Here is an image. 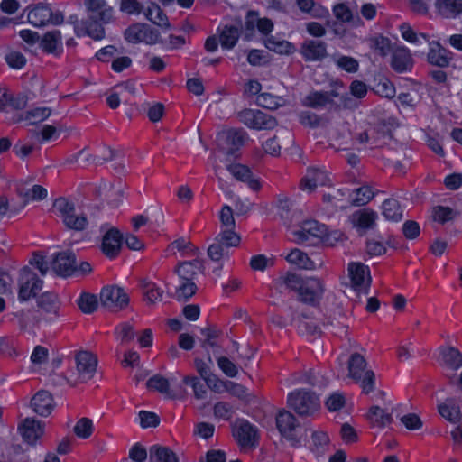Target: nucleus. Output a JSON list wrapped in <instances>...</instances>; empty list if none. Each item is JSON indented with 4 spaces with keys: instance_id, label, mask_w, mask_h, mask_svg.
Instances as JSON below:
<instances>
[{
    "instance_id": "412c9836",
    "label": "nucleus",
    "mask_w": 462,
    "mask_h": 462,
    "mask_svg": "<svg viewBox=\"0 0 462 462\" xmlns=\"http://www.w3.org/2000/svg\"><path fill=\"white\" fill-rule=\"evenodd\" d=\"M430 51L427 55L428 61L435 66L444 68L448 66L452 54L449 51L443 48L437 42H429Z\"/></svg>"
},
{
    "instance_id": "09e8293b",
    "label": "nucleus",
    "mask_w": 462,
    "mask_h": 462,
    "mask_svg": "<svg viewBox=\"0 0 462 462\" xmlns=\"http://www.w3.org/2000/svg\"><path fill=\"white\" fill-rule=\"evenodd\" d=\"M220 229H235L236 221L231 207L226 205L219 212Z\"/></svg>"
},
{
    "instance_id": "680f3d73",
    "label": "nucleus",
    "mask_w": 462,
    "mask_h": 462,
    "mask_svg": "<svg viewBox=\"0 0 462 462\" xmlns=\"http://www.w3.org/2000/svg\"><path fill=\"white\" fill-rule=\"evenodd\" d=\"M227 249L226 245L215 239V242L208 249V254L211 260L219 261L227 254Z\"/></svg>"
},
{
    "instance_id": "7ed1b4c3",
    "label": "nucleus",
    "mask_w": 462,
    "mask_h": 462,
    "mask_svg": "<svg viewBox=\"0 0 462 462\" xmlns=\"http://www.w3.org/2000/svg\"><path fill=\"white\" fill-rule=\"evenodd\" d=\"M53 208L67 228L74 231L86 229L88 224L87 217L82 213L78 214L76 212L75 204L72 201L60 197L54 201Z\"/></svg>"
},
{
    "instance_id": "69168bd1",
    "label": "nucleus",
    "mask_w": 462,
    "mask_h": 462,
    "mask_svg": "<svg viewBox=\"0 0 462 462\" xmlns=\"http://www.w3.org/2000/svg\"><path fill=\"white\" fill-rule=\"evenodd\" d=\"M51 110L48 107H40L27 112L26 118L32 124L42 122L51 116Z\"/></svg>"
},
{
    "instance_id": "864d4df0",
    "label": "nucleus",
    "mask_w": 462,
    "mask_h": 462,
    "mask_svg": "<svg viewBox=\"0 0 462 462\" xmlns=\"http://www.w3.org/2000/svg\"><path fill=\"white\" fill-rule=\"evenodd\" d=\"M121 343L125 344L132 341L135 337V331L133 325L129 322H123L116 328Z\"/></svg>"
},
{
    "instance_id": "473e14b6",
    "label": "nucleus",
    "mask_w": 462,
    "mask_h": 462,
    "mask_svg": "<svg viewBox=\"0 0 462 462\" xmlns=\"http://www.w3.org/2000/svg\"><path fill=\"white\" fill-rule=\"evenodd\" d=\"M367 419L373 425L380 428L385 427L393 421L391 413L377 405L369 409Z\"/></svg>"
},
{
    "instance_id": "774afa93",
    "label": "nucleus",
    "mask_w": 462,
    "mask_h": 462,
    "mask_svg": "<svg viewBox=\"0 0 462 462\" xmlns=\"http://www.w3.org/2000/svg\"><path fill=\"white\" fill-rule=\"evenodd\" d=\"M273 264L272 258L263 254H258L251 258L250 266L254 271H264L268 266Z\"/></svg>"
},
{
    "instance_id": "f3484780",
    "label": "nucleus",
    "mask_w": 462,
    "mask_h": 462,
    "mask_svg": "<svg viewBox=\"0 0 462 462\" xmlns=\"http://www.w3.org/2000/svg\"><path fill=\"white\" fill-rule=\"evenodd\" d=\"M235 437L242 448L255 447L257 441V430L248 421H241L235 430Z\"/></svg>"
},
{
    "instance_id": "39448f33",
    "label": "nucleus",
    "mask_w": 462,
    "mask_h": 462,
    "mask_svg": "<svg viewBox=\"0 0 462 462\" xmlns=\"http://www.w3.org/2000/svg\"><path fill=\"white\" fill-rule=\"evenodd\" d=\"M326 235V226L315 220L304 221L300 228L292 232L294 240L298 244L316 245L322 241Z\"/></svg>"
},
{
    "instance_id": "37998d69",
    "label": "nucleus",
    "mask_w": 462,
    "mask_h": 462,
    "mask_svg": "<svg viewBox=\"0 0 462 462\" xmlns=\"http://www.w3.org/2000/svg\"><path fill=\"white\" fill-rule=\"evenodd\" d=\"M94 430V425L92 420L87 417H83L79 419L75 426L73 427V432L74 434L80 439H88Z\"/></svg>"
},
{
    "instance_id": "dca6fc26",
    "label": "nucleus",
    "mask_w": 462,
    "mask_h": 462,
    "mask_svg": "<svg viewBox=\"0 0 462 462\" xmlns=\"http://www.w3.org/2000/svg\"><path fill=\"white\" fill-rule=\"evenodd\" d=\"M53 272L60 276H69L77 271L75 254L69 251L59 253L51 262Z\"/></svg>"
},
{
    "instance_id": "b1692460",
    "label": "nucleus",
    "mask_w": 462,
    "mask_h": 462,
    "mask_svg": "<svg viewBox=\"0 0 462 462\" xmlns=\"http://www.w3.org/2000/svg\"><path fill=\"white\" fill-rule=\"evenodd\" d=\"M392 68L399 73L410 69L412 66V60L410 51L404 47H398L393 51Z\"/></svg>"
},
{
    "instance_id": "6e6552de",
    "label": "nucleus",
    "mask_w": 462,
    "mask_h": 462,
    "mask_svg": "<svg viewBox=\"0 0 462 462\" xmlns=\"http://www.w3.org/2000/svg\"><path fill=\"white\" fill-rule=\"evenodd\" d=\"M99 299L101 305L112 311L121 310L129 303L128 295L118 286L103 288Z\"/></svg>"
},
{
    "instance_id": "8fccbe9b",
    "label": "nucleus",
    "mask_w": 462,
    "mask_h": 462,
    "mask_svg": "<svg viewBox=\"0 0 462 462\" xmlns=\"http://www.w3.org/2000/svg\"><path fill=\"white\" fill-rule=\"evenodd\" d=\"M197 286L194 282L181 281V284L176 289V298L178 300H187L196 292Z\"/></svg>"
},
{
    "instance_id": "e2e57ef3",
    "label": "nucleus",
    "mask_w": 462,
    "mask_h": 462,
    "mask_svg": "<svg viewBox=\"0 0 462 462\" xmlns=\"http://www.w3.org/2000/svg\"><path fill=\"white\" fill-rule=\"evenodd\" d=\"M170 249H176L179 252H183L187 254H196L198 252V248L193 247L191 243L189 240L184 238H179L173 241L170 246Z\"/></svg>"
},
{
    "instance_id": "aec40b11",
    "label": "nucleus",
    "mask_w": 462,
    "mask_h": 462,
    "mask_svg": "<svg viewBox=\"0 0 462 462\" xmlns=\"http://www.w3.org/2000/svg\"><path fill=\"white\" fill-rule=\"evenodd\" d=\"M300 53L306 60H321L327 56V45L324 42L316 40L305 41L300 48Z\"/></svg>"
},
{
    "instance_id": "5701e85b",
    "label": "nucleus",
    "mask_w": 462,
    "mask_h": 462,
    "mask_svg": "<svg viewBox=\"0 0 462 462\" xmlns=\"http://www.w3.org/2000/svg\"><path fill=\"white\" fill-rule=\"evenodd\" d=\"M440 365L451 371H457L462 366V353L454 346L440 348Z\"/></svg>"
},
{
    "instance_id": "4be33fe9",
    "label": "nucleus",
    "mask_w": 462,
    "mask_h": 462,
    "mask_svg": "<svg viewBox=\"0 0 462 462\" xmlns=\"http://www.w3.org/2000/svg\"><path fill=\"white\" fill-rule=\"evenodd\" d=\"M228 171L239 181L247 183L253 190H259L261 184L259 180L254 178L251 170L243 164H230L227 167Z\"/></svg>"
},
{
    "instance_id": "0e129e2a",
    "label": "nucleus",
    "mask_w": 462,
    "mask_h": 462,
    "mask_svg": "<svg viewBox=\"0 0 462 462\" xmlns=\"http://www.w3.org/2000/svg\"><path fill=\"white\" fill-rule=\"evenodd\" d=\"M120 11L127 14H139L143 5L137 0H120Z\"/></svg>"
},
{
    "instance_id": "e433bc0d",
    "label": "nucleus",
    "mask_w": 462,
    "mask_h": 462,
    "mask_svg": "<svg viewBox=\"0 0 462 462\" xmlns=\"http://www.w3.org/2000/svg\"><path fill=\"white\" fill-rule=\"evenodd\" d=\"M149 453L150 462H178L176 454L166 447L152 446Z\"/></svg>"
},
{
    "instance_id": "9d476101",
    "label": "nucleus",
    "mask_w": 462,
    "mask_h": 462,
    "mask_svg": "<svg viewBox=\"0 0 462 462\" xmlns=\"http://www.w3.org/2000/svg\"><path fill=\"white\" fill-rule=\"evenodd\" d=\"M325 291V286L321 280L310 277L304 280L298 293L299 300L305 304L316 306L319 303Z\"/></svg>"
},
{
    "instance_id": "4468645a",
    "label": "nucleus",
    "mask_w": 462,
    "mask_h": 462,
    "mask_svg": "<svg viewBox=\"0 0 462 462\" xmlns=\"http://www.w3.org/2000/svg\"><path fill=\"white\" fill-rule=\"evenodd\" d=\"M44 423L33 418H25L18 425V431L29 445H35L44 434Z\"/></svg>"
},
{
    "instance_id": "bb28decb",
    "label": "nucleus",
    "mask_w": 462,
    "mask_h": 462,
    "mask_svg": "<svg viewBox=\"0 0 462 462\" xmlns=\"http://www.w3.org/2000/svg\"><path fill=\"white\" fill-rule=\"evenodd\" d=\"M27 19L33 26H44L51 19V9L48 5L40 4L29 11Z\"/></svg>"
},
{
    "instance_id": "4c0bfd02",
    "label": "nucleus",
    "mask_w": 462,
    "mask_h": 462,
    "mask_svg": "<svg viewBox=\"0 0 462 462\" xmlns=\"http://www.w3.org/2000/svg\"><path fill=\"white\" fill-rule=\"evenodd\" d=\"M226 145L229 147L228 152L233 153L234 151L244 145L246 140L245 132L243 130L231 129L224 134Z\"/></svg>"
},
{
    "instance_id": "a19ab883",
    "label": "nucleus",
    "mask_w": 462,
    "mask_h": 462,
    "mask_svg": "<svg viewBox=\"0 0 462 462\" xmlns=\"http://www.w3.org/2000/svg\"><path fill=\"white\" fill-rule=\"evenodd\" d=\"M383 215L386 219L399 221L402 218V210L397 200L388 199L383 203Z\"/></svg>"
},
{
    "instance_id": "49530a36",
    "label": "nucleus",
    "mask_w": 462,
    "mask_h": 462,
    "mask_svg": "<svg viewBox=\"0 0 462 462\" xmlns=\"http://www.w3.org/2000/svg\"><path fill=\"white\" fill-rule=\"evenodd\" d=\"M216 240L229 248L239 245L240 236L235 232V229H220V233L217 236Z\"/></svg>"
},
{
    "instance_id": "5fc2aeb1",
    "label": "nucleus",
    "mask_w": 462,
    "mask_h": 462,
    "mask_svg": "<svg viewBox=\"0 0 462 462\" xmlns=\"http://www.w3.org/2000/svg\"><path fill=\"white\" fill-rule=\"evenodd\" d=\"M457 213L448 207L438 206L433 208V218L441 224L450 221Z\"/></svg>"
},
{
    "instance_id": "2eb2a0df",
    "label": "nucleus",
    "mask_w": 462,
    "mask_h": 462,
    "mask_svg": "<svg viewBox=\"0 0 462 462\" xmlns=\"http://www.w3.org/2000/svg\"><path fill=\"white\" fill-rule=\"evenodd\" d=\"M123 235L116 227H107L102 238L101 250L109 258H115L121 251Z\"/></svg>"
},
{
    "instance_id": "3c124183",
    "label": "nucleus",
    "mask_w": 462,
    "mask_h": 462,
    "mask_svg": "<svg viewBox=\"0 0 462 462\" xmlns=\"http://www.w3.org/2000/svg\"><path fill=\"white\" fill-rule=\"evenodd\" d=\"M370 47L383 57L386 56L392 51L389 39L383 36L372 38L370 40Z\"/></svg>"
},
{
    "instance_id": "6e6d98bb",
    "label": "nucleus",
    "mask_w": 462,
    "mask_h": 462,
    "mask_svg": "<svg viewBox=\"0 0 462 462\" xmlns=\"http://www.w3.org/2000/svg\"><path fill=\"white\" fill-rule=\"evenodd\" d=\"M217 365L221 371L228 377L234 378L238 374L237 365L226 356L217 358Z\"/></svg>"
},
{
    "instance_id": "a878e982",
    "label": "nucleus",
    "mask_w": 462,
    "mask_h": 462,
    "mask_svg": "<svg viewBox=\"0 0 462 462\" xmlns=\"http://www.w3.org/2000/svg\"><path fill=\"white\" fill-rule=\"evenodd\" d=\"M438 14L444 18H456L462 13V0H436Z\"/></svg>"
},
{
    "instance_id": "6ab92c4d",
    "label": "nucleus",
    "mask_w": 462,
    "mask_h": 462,
    "mask_svg": "<svg viewBox=\"0 0 462 462\" xmlns=\"http://www.w3.org/2000/svg\"><path fill=\"white\" fill-rule=\"evenodd\" d=\"M338 97L339 94L336 90H331L329 92L316 91L309 94L304 98L303 105L314 109H319L326 107L328 105H334V99Z\"/></svg>"
},
{
    "instance_id": "603ef678",
    "label": "nucleus",
    "mask_w": 462,
    "mask_h": 462,
    "mask_svg": "<svg viewBox=\"0 0 462 462\" xmlns=\"http://www.w3.org/2000/svg\"><path fill=\"white\" fill-rule=\"evenodd\" d=\"M97 299L95 295L84 293L80 296L78 301L79 309L84 313H92L97 307Z\"/></svg>"
},
{
    "instance_id": "2f4dec72",
    "label": "nucleus",
    "mask_w": 462,
    "mask_h": 462,
    "mask_svg": "<svg viewBox=\"0 0 462 462\" xmlns=\"http://www.w3.org/2000/svg\"><path fill=\"white\" fill-rule=\"evenodd\" d=\"M146 386L150 390L157 391L168 398L174 399L177 394L170 388V382L167 378L161 374L152 376L146 383Z\"/></svg>"
},
{
    "instance_id": "9b49d317",
    "label": "nucleus",
    "mask_w": 462,
    "mask_h": 462,
    "mask_svg": "<svg viewBox=\"0 0 462 462\" xmlns=\"http://www.w3.org/2000/svg\"><path fill=\"white\" fill-rule=\"evenodd\" d=\"M276 426L282 436L293 445L299 443L298 430L300 424L295 416L288 411H280L276 416Z\"/></svg>"
},
{
    "instance_id": "72a5a7b5",
    "label": "nucleus",
    "mask_w": 462,
    "mask_h": 462,
    "mask_svg": "<svg viewBox=\"0 0 462 462\" xmlns=\"http://www.w3.org/2000/svg\"><path fill=\"white\" fill-rule=\"evenodd\" d=\"M144 15L152 23L166 29L170 28L166 14L157 4L151 3L144 10Z\"/></svg>"
},
{
    "instance_id": "052dcab7",
    "label": "nucleus",
    "mask_w": 462,
    "mask_h": 462,
    "mask_svg": "<svg viewBox=\"0 0 462 462\" xmlns=\"http://www.w3.org/2000/svg\"><path fill=\"white\" fill-rule=\"evenodd\" d=\"M333 14L337 20H339L342 23H349L353 19V14L351 10L344 3H340L334 5Z\"/></svg>"
},
{
    "instance_id": "0eeeda50",
    "label": "nucleus",
    "mask_w": 462,
    "mask_h": 462,
    "mask_svg": "<svg viewBox=\"0 0 462 462\" xmlns=\"http://www.w3.org/2000/svg\"><path fill=\"white\" fill-rule=\"evenodd\" d=\"M237 117L241 123L256 130L272 129L277 125L275 118L260 110L244 109Z\"/></svg>"
},
{
    "instance_id": "338daca9",
    "label": "nucleus",
    "mask_w": 462,
    "mask_h": 462,
    "mask_svg": "<svg viewBox=\"0 0 462 462\" xmlns=\"http://www.w3.org/2000/svg\"><path fill=\"white\" fill-rule=\"evenodd\" d=\"M38 306L47 312L56 311V297L51 293H43L38 299Z\"/></svg>"
},
{
    "instance_id": "bf43d9fd",
    "label": "nucleus",
    "mask_w": 462,
    "mask_h": 462,
    "mask_svg": "<svg viewBox=\"0 0 462 462\" xmlns=\"http://www.w3.org/2000/svg\"><path fill=\"white\" fill-rule=\"evenodd\" d=\"M281 282H282L288 289L291 291H296L298 293L304 282V280H301L300 276L295 273H288L285 275L281 276Z\"/></svg>"
},
{
    "instance_id": "7c9ffc66",
    "label": "nucleus",
    "mask_w": 462,
    "mask_h": 462,
    "mask_svg": "<svg viewBox=\"0 0 462 462\" xmlns=\"http://www.w3.org/2000/svg\"><path fill=\"white\" fill-rule=\"evenodd\" d=\"M330 439L327 432L314 430L311 433L310 450L318 456L324 455L329 448Z\"/></svg>"
},
{
    "instance_id": "c9c22d12",
    "label": "nucleus",
    "mask_w": 462,
    "mask_h": 462,
    "mask_svg": "<svg viewBox=\"0 0 462 462\" xmlns=\"http://www.w3.org/2000/svg\"><path fill=\"white\" fill-rule=\"evenodd\" d=\"M439 414L447 420L457 423L461 420V411L453 399H447L444 403L439 405Z\"/></svg>"
},
{
    "instance_id": "4d7b16f0",
    "label": "nucleus",
    "mask_w": 462,
    "mask_h": 462,
    "mask_svg": "<svg viewBox=\"0 0 462 462\" xmlns=\"http://www.w3.org/2000/svg\"><path fill=\"white\" fill-rule=\"evenodd\" d=\"M201 334L205 337V339L201 343V346L207 349L208 346H217L216 339L219 336V331L215 327H208L201 329Z\"/></svg>"
},
{
    "instance_id": "f704fd0d",
    "label": "nucleus",
    "mask_w": 462,
    "mask_h": 462,
    "mask_svg": "<svg viewBox=\"0 0 462 462\" xmlns=\"http://www.w3.org/2000/svg\"><path fill=\"white\" fill-rule=\"evenodd\" d=\"M61 39L60 32L53 30L42 36L40 45L47 53H57L59 47L61 45Z\"/></svg>"
},
{
    "instance_id": "cd10ccee",
    "label": "nucleus",
    "mask_w": 462,
    "mask_h": 462,
    "mask_svg": "<svg viewBox=\"0 0 462 462\" xmlns=\"http://www.w3.org/2000/svg\"><path fill=\"white\" fill-rule=\"evenodd\" d=\"M242 32V25H226L220 32L219 42L223 49H233Z\"/></svg>"
},
{
    "instance_id": "de8ad7c7",
    "label": "nucleus",
    "mask_w": 462,
    "mask_h": 462,
    "mask_svg": "<svg viewBox=\"0 0 462 462\" xmlns=\"http://www.w3.org/2000/svg\"><path fill=\"white\" fill-rule=\"evenodd\" d=\"M356 197L350 202L354 206L367 204L374 197V192L369 186H362L355 190Z\"/></svg>"
},
{
    "instance_id": "f257e3e1",
    "label": "nucleus",
    "mask_w": 462,
    "mask_h": 462,
    "mask_svg": "<svg viewBox=\"0 0 462 462\" xmlns=\"http://www.w3.org/2000/svg\"><path fill=\"white\" fill-rule=\"evenodd\" d=\"M88 18L82 21L81 30L94 40H101L105 36L103 23L113 19L114 9L106 0H84Z\"/></svg>"
},
{
    "instance_id": "c03bdc74",
    "label": "nucleus",
    "mask_w": 462,
    "mask_h": 462,
    "mask_svg": "<svg viewBox=\"0 0 462 462\" xmlns=\"http://www.w3.org/2000/svg\"><path fill=\"white\" fill-rule=\"evenodd\" d=\"M5 60L14 69H22L27 62L25 56L16 50H9L5 56Z\"/></svg>"
},
{
    "instance_id": "ea45409f",
    "label": "nucleus",
    "mask_w": 462,
    "mask_h": 462,
    "mask_svg": "<svg viewBox=\"0 0 462 462\" xmlns=\"http://www.w3.org/2000/svg\"><path fill=\"white\" fill-rule=\"evenodd\" d=\"M256 103L264 108L272 110L285 106L286 100L282 97L263 93L257 97Z\"/></svg>"
},
{
    "instance_id": "a18cd8bd",
    "label": "nucleus",
    "mask_w": 462,
    "mask_h": 462,
    "mask_svg": "<svg viewBox=\"0 0 462 462\" xmlns=\"http://www.w3.org/2000/svg\"><path fill=\"white\" fill-rule=\"evenodd\" d=\"M143 30H145V23H134L125 31V39L130 43L142 42Z\"/></svg>"
},
{
    "instance_id": "f8f14e48",
    "label": "nucleus",
    "mask_w": 462,
    "mask_h": 462,
    "mask_svg": "<svg viewBox=\"0 0 462 462\" xmlns=\"http://www.w3.org/2000/svg\"><path fill=\"white\" fill-rule=\"evenodd\" d=\"M329 180L328 174L324 169L309 167L300 181V189L302 191L312 193L319 186H325Z\"/></svg>"
},
{
    "instance_id": "c756f323",
    "label": "nucleus",
    "mask_w": 462,
    "mask_h": 462,
    "mask_svg": "<svg viewBox=\"0 0 462 462\" xmlns=\"http://www.w3.org/2000/svg\"><path fill=\"white\" fill-rule=\"evenodd\" d=\"M377 214L370 209H363L355 212L351 217V223L354 226L361 229L373 228L375 225Z\"/></svg>"
},
{
    "instance_id": "58836bf2",
    "label": "nucleus",
    "mask_w": 462,
    "mask_h": 462,
    "mask_svg": "<svg viewBox=\"0 0 462 462\" xmlns=\"http://www.w3.org/2000/svg\"><path fill=\"white\" fill-rule=\"evenodd\" d=\"M286 260L290 263L298 265L300 268L306 270H312L317 267L314 261H312L305 253L299 249L291 250V253L287 255Z\"/></svg>"
},
{
    "instance_id": "1a4fd4ad",
    "label": "nucleus",
    "mask_w": 462,
    "mask_h": 462,
    "mask_svg": "<svg viewBox=\"0 0 462 462\" xmlns=\"http://www.w3.org/2000/svg\"><path fill=\"white\" fill-rule=\"evenodd\" d=\"M348 273L351 279V286L356 295L367 294L371 285V276L368 266L362 263H350Z\"/></svg>"
},
{
    "instance_id": "20e7f679",
    "label": "nucleus",
    "mask_w": 462,
    "mask_h": 462,
    "mask_svg": "<svg viewBox=\"0 0 462 462\" xmlns=\"http://www.w3.org/2000/svg\"><path fill=\"white\" fill-rule=\"evenodd\" d=\"M287 402L289 407L301 417L314 415L320 407L319 397L314 393L306 390L291 393Z\"/></svg>"
},
{
    "instance_id": "f03ea898",
    "label": "nucleus",
    "mask_w": 462,
    "mask_h": 462,
    "mask_svg": "<svg viewBox=\"0 0 462 462\" xmlns=\"http://www.w3.org/2000/svg\"><path fill=\"white\" fill-rule=\"evenodd\" d=\"M347 377L359 384L362 392L368 394L375 388V374L368 367L367 361L359 353H354L347 361Z\"/></svg>"
},
{
    "instance_id": "423d86ee",
    "label": "nucleus",
    "mask_w": 462,
    "mask_h": 462,
    "mask_svg": "<svg viewBox=\"0 0 462 462\" xmlns=\"http://www.w3.org/2000/svg\"><path fill=\"white\" fill-rule=\"evenodd\" d=\"M42 281L29 267H23L18 278V297L21 300H28L35 297L42 288Z\"/></svg>"
},
{
    "instance_id": "a211bd4d",
    "label": "nucleus",
    "mask_w": 462,
    "mask_h": 462,
    "mask_svg": "<svg viewBox=\"0 0 462 462\" xmlns=\"http://www.w3.org/2000/svg\"><path fill=\"white\" fill-rule=\"evenodd\" d=\"M31 407L40 416H49L55 407L51 394L44 390L39 391L31 400Z\"/></svg>"
},
{
    "instance_id": "ddd939ff",
    "label": "nucleus",
    "mask_w": 462,
    "mask_h": 462,
    "mask_svg": "<svg viewBox=\"0 0 462 462\" xmlns=\"http://www.w3.org/2000/svg\"><path fill=\"white\" fill-rule=\"evenodd\" d=\"M76 368L79 379L90 380L97 370V358L89 351H79L75 356Z\"/></svg>"
},
{
    "instance_id": "c85d7f7f",
    "label": "nucleus",
    "mask_w": 462,
    "mask_h": 462,
    "mask_svg": "<svg viewBox=\"0 0 462 462\" xmlns=\"http://www.w3.org/2000/svg\"><path fill=\"white\" fill-rule=\"evenodd\" d=\"M203 268V264L199 260L192 262H183L175 268V273L181 281L193 282L194 278Z\"/></svg>"
},
{
    "instance_id": "393cba45",
    "label": "nucleus",
    "mask_w": 462,
    "mask_h": 462,
    "mask_svg": "<svg viewBox=\"0 0 462 462\" xmlns=\"http://www.w3.org/2000/svg\"><path fill=\"white\" fill-rule=\"evenodd\" d=\"M143 298L149 306L162 301L164 290L152 281L143 279L141 282Z\"/></svg>"
},
{
    "instance_id": "79ce46f5",
    "label": "nucleus",
    "mask_w": 462,
    "mask_h": 462,
    "mask_svg": "<svg viewBox=\"0 0 462 462\" xmlns=\"http://www.w3.org/2000/svg\"><path fill=\"white\" fill-rule=\"evenodd\" d=\"M265 46L270 51L280 54H289L293 51V46L291 42L278 40L273 36L268 37L265 40Z\"/></svg>"
},
{
    "instance_id": "13d9d810",
    "label": "nucleus",
    "mask_w": 462,
    "mask_h": 462,
    "mask_svg": "<svg viewBox=\"0 0 462 462\" xmlns=\"http://www.w3.org/2000/svg\"><path fill=\"white\" fill-rule=\"evenodd\" d=\"M336 64L338 66V68L349 73H355L359 69L358 61L353 57L349 56H339L336 60Z\"/></svg>"
}]
</instances>
